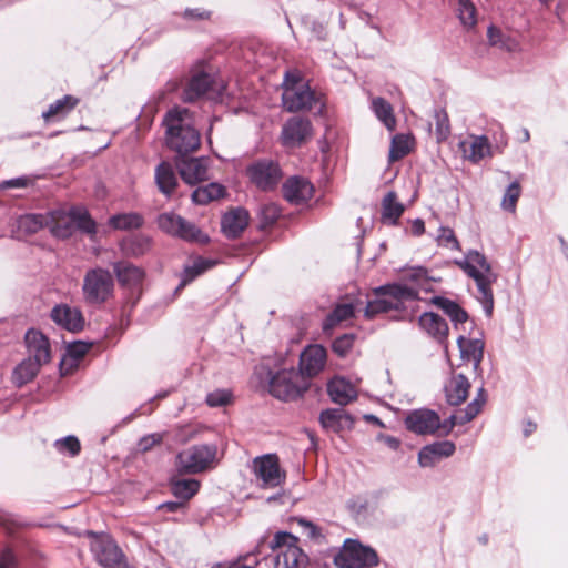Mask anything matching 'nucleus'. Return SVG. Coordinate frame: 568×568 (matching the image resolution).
<instances>
[{"instance_id": "f257e3e1", "label": "nucleus", "mask_w": 568, "mask_h": 568, "mask_svg": "<svg viewBox=\"0 0 568 568\" xmlns=\"http://www.w3.org/2000/svg\"><path fill=\"white\" fill-rule=\"evenodd\" d=\"M252 379L256 388L283 402L302 397L308 388V383L293 367L273 372L267 364L262 363L255 366Z\"/></svg>"}, {"instance_id": "f03ea898", "label": "nucleus", "mask_w": 568, "mask_h": 568, "mask_svg": "<svg viewBox=\"0 0 568 568\" xmlns=\"http://www.w3.org/2000/svg\"><path fill=\"white\" fill-rule=\"evenodd\" d=\"M162 123L170 150L184 156L200 148L201 135L194 128V115L187 108L176 105L169 109Z\"/></svg>"}, {"instance_id": "7ed1b4c3", "label": "nucleus", "mask_w": 568, "mask_h": 568, "mask_svg": "<svg viewBox=\"0 0 568 568\" xmlns=\"http://www.w3.org/2000/svg\"><path fill=\"white\" fill-rule=\"evenodd\" d=\"M298 538L287 531H277L270 542L271 552L257 558L261 555V545L253 551L255 568H300L308 558L298 547Z\"/></svg>"}, {"instance_id": "20e7f679", "label": "nucleus", "mask_w": 568, "mask_h": 568, "mask_svg": "<svg viewBox=\"0 0 568 568\" xmlns=\"http://www.w3.org/2000/svg\"><path fill=\"white\" fill-rule=\"evenodd\" d=\"M372 295L373 297L367 301L364 310V316L367 320H373L377 315L389 311L403 310L404 301L419 300L417 288L399 283H388L374 287Z\"/></svg>"}, {"instance_id": "39448f33", "label": "nucleus", "mask_w": 568, "mask_h": 568, "mask_svg": "<svg viewBox=\"0 0 568 568\" xmlns=\"http://www.w3.org/2000/svg\"><path fill=\"white\" fill-rule=\"evenodd\" d=\"M456 263L475 281L479 293L478 300L483 304L485 314L491 316L494 310L491 284L496 281V275L493 273L490 263L476 250L468 251L465 258Z\"/></svg>"}, {"instance_id": "423d86ee", "label": "nucleus", "mask_w": 568, "mask_h": 568, "mask_svg": "<svg viewBox=\"0 0 568 568\" xmlns=\"http://www.w3.org/2000/svg\"><path fill=\"white\" fill-rule=\"evenodd\" d=\"M115 283L110 270L102 266L89 268L83 276L82 296L90 306H101L114 296Z\"/></svg>"}, {"instance_id": "0eeeda50", "label": "nucleus", "mask_w": 568, "mask_h": 568, "mask_svg": "<svg viewBox=\"0 0 568 568\" xmlns=\"http://www.w3.org/2000/svg\"><path fill=\"white\" fill-rule=\"evenodd\" d=\"M245 176L258 191L267 193L277 189L283 180L284 173L278 161L262 158L246 165Z\"/></svg>"}, {"instance_id": "6e6552de", "label": "nucleus", "mask_w": 568, "mask_h": 568, "mask_svg": "<svg viewBox=\"0 0 568 568\" xmlns=\"http://www.w3.org/2000/svg\"><path fill=\"white\" fill-rule=\"evenodd\" d=\"M92 541L91 552L95 561L103 568H135L128 561V558L118 542L108 534L90 531Z\"/></svg>"}, {"instance_id": "1a4fd4ad", "label": "nucleus", "mask_w": 568, "mask_h": 568, "mask_svg": "<svg viewBox=\"0 0 568 568\" xmlns=\"http://www.w3.org/2000/svg\"><path fill=\"white\" fill-rule=\"evenodd\" d=\"M156 223L162 232L185 242L200 244L210 242L209 235L202 232L199 226L174 212L161 213Z\"/></svg>"}, {"instance_id": "9d476101", "label": "nucleus", "mask_w": 568, "mask_h": 568, "mask_svg": "<svg viewBox=\"0 0 568 568\" xmlns=\"http://www.w3.org/2000/svg\"><path fill=\"white\" fill-rule=\"evenodd\" d=\"M216 452L215 445H193L176 455V469L183 475L202 473L213 463Z\"/></svg>"}, {"instance_id": "9b49d317", "label": "nucleus", "mask_w": 568, "mask_h": 568, "mask_svg": "<svg viewBox=\"0 0 568 568\" xmlns=\"http://www.w3.org/2000/svg\"><path fill=\"white\" fill-rule=\"evenodd\" d=\"M378 562L379 558L375 549L351 538L344 541L343 549L335 557V565L338 568H372Z\"/></svg>"}, {"instance_id": "f8f14e48", "label": "nucleus", "mask_w": 568, "mask_h": 568, "mask_svg": "<svg viewBox=\"0 0 568 568\" xmlns=\"http://www.w3.org/2000/svg\"><path fill=\"white\" fill-rule=\"evenodd\" d=\"M255 476L264 488H275L284 483L285 473L281 470L280 460L275 454L256 457L253 462Z\"/></svg>"}, {"instance_id": "ddd939ff", "label": "nucleus", "mask_w": 568, "mask_h": 568, "mask_svg": "<svg viewBox=\"0 0 568 568\" xmlns=\"http://www.w3.org/2000/svg\"><path fill=\"white\" fill-rule=\"evenodd\" d=\"M113 273L122 288L129 291L132 295L138 294L132 302L131 307H133L141 295L142 284L145 278L144 270L130 262L120 261L113 263Z\"/></svg>"}, {"instance_id": "4468645a", "label": "nucleus", "mask_w": 568, "mask_h": 568, "mask_svg": "<svg viewBox=\"0 0 568 568\" xmlns=\"http://www.w3.org/2000/svg\"><path fill=\"white\" fill-rule=\"evenodd\" d=\"M313 135V124L310 119L292 116L282 126L281 142L286 148L301 146Z\"/></svg>"}, {"instance_id": "2eb2a0df", "label": "nucleus", "mask_w": 568, "mask_h": 568, "mask_svg": "<svg viewBox=\"0 0 568 568\" xmlns=\"http://www.w3.org/2000/svg\"><path fill=\"white\" fill-rule=\"evenodd\" d=\"M406 428L417 435H437L439 415L428 408L414 409L405 418Z\"/></svg>"}, {"instance_id": "dca6fc26", "label": "nucleus", "mask_w": 568, "mask_h": 568, "mask_svg": "<svg viewBox=\"0 0 568 568\" xmlns=\"http://www.w3.org/2000/svg\"><path fill=\"white\" fill-rule=\"evenodd\" d=\"M24 344L28 358L33 359L41 366L51 362V344L49 338L41 331L36 328L28 329L24 335Z\"/></svg>"}, {"instance_id": "f3484780", "label": "nucleus", "mask_w": 568, "mask_h": 568, "mask_svg": "<svg viewBox=\"0 0 568 568\" xmlns=\"http://www.w3.org/2000/svg\"><path fill=\"white\" fill-rule=\"evenodd\" d=\"M327 353L324 346L308 345L300 355L298 373L311 378L320 374L326 364Z\"/></svg>"}, {"instance_id": "a211bd4d", "label": "nucleus", "mask_w": 568, "mask_h": 568, "mask_svg": "<svg viewBox=\"0 0 568 568\" xmlns=\"http://www.w3.org/2000/svg\"><path fill=\"white\" fill-rule=\"evenodd\" d=\"M50 318L58 326L71 333L81 332L85 325L82 312L65 303L57 304L50 312Z\"/></svg>"}, {"instance_id": "6ab92c4d", "label": "nucleus", "mask_w": 568, "mask_h": 568, "mask_svg": "<svg viewBox=\"0 0 568 568\" xmlns=\"http://www.w3.org/2000/svg\"><path fill=\"white\" fill-rule=\"evenodd\" d=\"M282 101L288 112L311 110L315 102V93L307 84H302L296 88L287 87L283 92Z\"/></svg>"}, {"instance_id": "aec40b11", "label": "nucleus", "mask_w": 568, "mask_h": 568, "mask_svg": "<svg viewBox=\"0 0 568 568\" xmlns=\"http://www.w3.org/2000/svg\"><path fill=\"white\" fill-rule=\"evenodd\" d=\"M283 197L292 204H301L312 199L313 184L305 178L291 176L282 185Z\"/></svg>"}, {"instance_id": "412c9836", "label": "nucleus", "mask_w": 568, "mask_h": 568, "mask_svg": "<svg viewBox=\"0 0 568 568\" xmlns=\"http://www.w3.org/2000/svg\"><path fill=\"white\" fill-rule=\"evenodd\" d=\"M456 446L450 440L435 442L424 446L418 453V464L422 467H433L443 458L452 456Z\"/></svg>"}, {"instance_id": "4be33fe9", "label": "nucleus", "mask_w": 568, "mask_h": 568, "mask_svg": "<svg viewBox=\"0 0 568 568\" xmlns=\"http://www.w3.org/2000/svg\"><path fill=\"white\" fill-rule=\"evenodd\" d=\"M181 179L190 184L195 185L207 180L209 164L205 158H191L182 160L178 163Z\"/></svg>"}, {"instance_id": "5701e85b", "label": "nucleus", "mask_w": 568, "mask_h": 568, "mask_svg": "<svg viewBox=\"0 0 568 568\" xmlns=\"http://www.w3.org/2000/svg\"><path fill=\"white\" fill-rule=\"evenodd\" d=\"M250 215L243 207H236L222 217L221 226L227 239H237L248 225Z\"/></svg>"}, {"instance_id": "b1692460", "label": "nucleus", "mask_w": 568, "mask_h": 568, "mask_svg": "<svg viewBox=\"0 0 568 568\" xmlns=\"http://www.w3.org/2000/svg\"><path fill=\"white\" fill-rule=\"evenodd\" d=\"M469 389L470 383L465 375H452V377L447 381V383L444 386L447 404H449L450 406H459L467 399Z\"/></svg>"}, {"instance_id": "393cba45", "label": "nucleus", "mask_w": 568, "mask_h": 568, "mask_svg": "<svg viewBox=\"0 0 568 568\" xmlns=\"http://www.w3.org/2000/svg\"><path fill=\"white\" fill-rule=\"evenodd\" d=\"M419 327L438 343L446 342L449 327L447 322L434 312H424L418 318Z\"/></svg>"}, {"instance_id": "a878e982", "label": "nucleus", "mask_w": 568, "mask_h": 568, "mask_svg": "<svg viewBox=\"0 0 568 568\" xmlns=\"http://www.w3.org/2000/svg\"><path fill=\"white\" fill-rule=\"evenodd\" d=\"M217 265V260L203 257L196 255L192 258L191 265H185L180 275L181 281L176 287V292L183 290L186 285L192 283L196 277L204 274L209 270Z\"/></svg>"}, {"instance_id": "bb28decb", "label": "nucleus", "mask_w": 568, "mask_h": 568, "mask_svg": "<svg viewBox=\"0 0 568 568\" xmlns=\"http://www.w3.org/2000/svg\"><path fill=\"white\" fill-rule=\"evenodd\" d=\"M212 83V77L204 71L193 74L183 89L182 100L194 102L211 89Z\"/></svg>"}, {"instance_id": "cd10ccee", "label": "nucleus", "mask_w": 568, "mask_h": 568, "mask_svg": "<svg viewBox=\"0 0 568 568\" xmlns=\"http://www.w3.org/2000/svg\"><path fill=\"white\" fill-rule=\"evenodd\" d=\"M154 179L159 191L166 197H171L179 184L173 165L162 161L155 168Z\"/></svg>"}, {"instance_id": "c85d7f7f", "label": "nucleus", "mask_w": 568, "mask_h": 568, "mask_svg": "<svg viewBox=\"0 0 568 568\" xmlns=\"http://www.w3.org/2000/svg\"><path fill=\"white\" fill-rule=\"evenodd\" d=\"M152 240L144 234H132L125 236L119 243L120 251L125 256L139 257L151 250Z\"/></svg>"}, {"instance_id": "c756f323", "label": "nucleus", "mask_w": 568, "mask_h": 568, "mask_svg": "<svg viewBox=\"0 0 568 568\" xmlns=\"http://www.w3.org/2000/svg\"><path fill=\"white\" fill-rule=\"evenodd\" d=\"M327 393L332 402L345 406L356 398V393L351 385L343 377H335L327 384Z\"/></svg>"}, {"instance_id": "7c9ffc66", "label": "nucleus", "mask_w": 568, "mask_h": 568, "mask_svg": "<svg viewBox=\"0 0 568 568\" xmlns=\"http://www.w3.org/2000/svg\"><path fill=\"white\" fill-rule=\"evenodd\" d=\"M405 211L404 205L397 201L395 191H389L382 200L381 221L383 224L395 226Z\"/></svg>"}, {"instance_id": "2f4dec72", "label": "nucleus", "mask_w": 568, "mask_h": 568, "mask_svg": "<svg viewBox=\"0 0 568 568\" xmlns=\"http://www.w3.org/2000/svg\"><path fill=\"white\" fill-rule=\"evenodd\" d=\"M320 423L324 429L339 433L345 426H351L353 419L341 408H327L321 413Z\"/></svg>"}, {"instance_id": "473e14b6", "label": "nucleus", "mask_w": 568, "mask_h": 568, "mask_svg": "<svg viewBox=\"0 0 568 568\" xmlns=\"http://www.w3.org/2000/svg\"><path fill=\"white\" fill-rule=\"evenodd\" d=\"M50 232L58 239H68L74 232L73 217L68 212L55 211L49 216Z\"/></svg>"}, {"instance_id": "72a5a7b5", "label": "nucleus", "mask_w": 568, "mask_h": 568, "mask_svg": "<svg viewBox=\"0 0 568 568\" xmlns=\"http://www.w3.org/2000/svg\"><path fill=\"white\" fill-rule=\"evenodd\" d=\"M464 156L473 163L480 162L490 153V143L486 135L473 136L471 140L460 143Z\"/></svg>"}, {"instance_id": "f704fd0d", "label": "nucleus", "mask_w": 568, "mask_h": 568, "mask_svg": "<svg viewBox=\"0 0 568 568\" xmlns=\"http://www.w3.org/2000/svg\"><path fill=\"white\" fill-rule=\"evenodd\" d=\"M108 224L120 231L138 230L143 226L144 217L138 212L119 213L110 216Z\"/></svg>"}, {"instance_id": "c9c22d12", "label": "nucleus", "mask_w": 568, "mask_h": 568, "mask_svg": "<svg viewBox=\"0 0 568 568\" xmlns=\"http://www.w3.org/2000/svg\"><path fill=\"white\" fill-rule=\"evenodd\" d=\"M42 366L30 358H24L21 363H19L12 374V378L14 384L18 387H21L34 379V377L38 375L40 368Z\"/></svg>"}, {"instance_id": "e433bc0d", "label": "nucleus", "mask_w": 568, "mask_h": 568, "mask_svg": "<svg viewBox=\"0 0 568 568\" xmlns=\"http://www.w3.org/2000/svg\"><path fill=\"white\" fill-rule=\"evenodd\" d=\"M200 486V481L196 479H173L170 483V489L173 496L185 505L197 494Z\"/></svg>"}, {"instance_id": "4c0bfd02", "label": "nucleus", "mask_w": 568, "mask_h": 568, "mask_svg": "<svg viewBox=\"0 0 568 568\" xmlns=\"http://www.w3.org/2000/svg\"><path fill=\"white\" fill-rule=\"evenodd\" d=\"M354 305L352 303L337 304L324 318L323 331L333 329L339 323L354 316Z\"/></svg>"}, {"instance_id": "58836bf2", "label": "nucleus", "mask_w": 568, "mask_h": 568, "mask_svg": "<svg viewBox=\"0 0 568 568\" xmlns=\"http://www.w3.org/2000/svg\"><path fill=\"white\" fill-rule=\"evenodd\" d=\"M225 194L223 185L211 182L204 186H199L192 192V201L195 204L205 205L211 201L219 200Z\"/></svg>"}, {"instance_id": "ea45409f", "label": "nucleus", "mask_w": 568, "mask_h": 568, "mask_svg": "<svg viewBox=\"0 0 568 568\" xmlns=\"http://www.w3.org/2000/svg\"><path fill=\"white\" fill-rule=\"evenodd\" d=\"M462 356L468 361H473L475 367H477L484 356V343L480 339H466L465 336L460 335L457 338Z\"/></svg>"}, {"instance_id": "a19ab883", "label": "nucleus", "mask_w": 568, "mask_h": 568, "mask_svg": "<svg viewBox=\"0 0 568 568\" xmlns=\"http://www.w3.org/2000/svg\"><path fill=\"white\" fill-rule=\"evenodd\" d=\"M372 109L376 118L387 128L393 131L396 126V119L394 116L393 108L384 98H375L372 101Z\"/></svg>"}, {"instance_id": "79ce46f5", "label": "nucleus", "mask_w": 568, "mask_h": 568, "mask_svg": "<svg viewBox=\"0 0 568 568\" xmlns=\"http://www.w3.org/2000/svg\"><path fill=\"white\" fill-rule=\"evenodd\" d=\"M70 215L73 217L74 230H79L89 235H95L97 223L85 209L73 206L70 209Z\"/></svg>"}, {"instance_id": "37998d69", "label": "nucleus", "mask_w": 568, "mask_h": 568, "mask_svg": "<svg viewBox=\"0 0 568 568\" xmlns=\"http://www.w3.org/2000/svg\"><path fill=\"white\" fill-rule=\"evenodd\" d=\"M281 207L275 203L262 204L257 211L258 229L266 230L273 226L281 216Z\"/></svg>"}, {"instance_id": "c03bdc74", "label": "nucleus", "mask_w": 568, "mask_h": 568, "mask_svg": "<svg viewBox=\"0 0 568 568\" xmlns=\"http://www.w3.org/2000/svg\"><path fill=\"white\" fill-rule=\"evenodd\" d=\"M49 225V216L42 214H26L18 220L19 230L27 234H36Z\"/></svg>"}, {"instance_id": "a18cd8bd", "label": "nucleus", "mask_w": 568, "mask_h": 568, "mask_svg": "<svg viewBox=\"0 0 568 568\" xmlns=\"http://www.w3.org/2000/svg\"><path fill=\"white\" fill-rule=\"evenodd\" d=\"M78 103V99L72 95H64L62 99L57 100L50 104L49 109L42 113L45 120H49L59 114L70 112Z\"/></svg>"}, {"instance_id": "49530a36", "label": "nucleus", "mask_w": 568, "mask_h": 568, "mask_svg": "<svg viewBox=\"0 0 568 568\" xmlns=\"http://www.w3.org/2000/svg\"><path fill=\"white\" fill-rule=\"evenodd\" d=\"M407 281L415 283L420 290L426 292L432 291V282L435 281L434 277H430L426 267L416 266L410 268L406 273Z\"/></svg>"}, {"instance_id": "de8ad7c7", "label": "nucleus", "mask_w": 568, "mask_h": 568, "mask_svg": "<svg viewBox=\"0 0 568 568\" xmlns=\"http://www.w3.org/2000/svg\"><path fill=\"white\" fill-rule=\"evenodd\" d=\"M410 152L409 138L405 134H396L392 139L389 149V160L397 161L405 158Z\"/></svg>"}, {"instance_id": "09e8293b", "label": "nucleus", "mask_w": 568, "mask_h": 568, "mask_svg": "<svg viewBox=\"0 0 568 568\" xmlns=\"http://www.w3.org/2000/svg\"><path fill=\"white\" fill-rule=\"evenodd\" d=\"M356 337L354 333H345L337 336L332 343L333 352L339 357H346L353 349Z\"/></svg>"}, {"instance_id": "8fccbe9b", "label": "nucleus", "mask_w": 568, "mask_h": 568, "mask_svg": "<svg viewBox=\"0 0 568 568\" xmlns=\"http://www.w3.org/2000/svg\"><path fill=\"white\" fill-rule=\"evenodd\" d=\"M520 194H521V187H520L519 182H517V181L511 182L504 193V196L501 200V207L505 211L515 212L517 201H518Z\"/></svg>"}, {"instance_id": "3c124183", "label": "nucleus", "mask_w": 568, "mask_h": 568, "mask_svg": "<svg viewBox=\"0 0 568 568\" xmlns=\"http://www.w3.org/2000/svg\"><path fill=\"white\" fill-rule=\"evenodd\" d=\"M486 402L485 389H478L477 396L465 408V415L462 417L460 423H468L473 420L481 410Z\"/></svg>"}, {"instance_id": "603ef678", "label": "nucleus", "mask_w": 568, "mask_h": 568, "mask_svg": "<svg viewBox=\"0 0 568 568\" xmlns=\"http://www.w3.org/2000/svg\"><path fill=\"white\" fill-rule=\"evenodd\" d=\"M457 11L464 26L473 27L476 24V7L471 0H459Z\"/></svg>"}, {"instance_id": "864d4df0", "label": "nucleus", "mask_w": 568, "mask_h": 568, "mask_svg": "<svg viewBox=\"0 0 568 568\" xmlns=\"http://www.w3.org/2000/svg\"><path fill=\"white\" fill-rule=\"evenodd\" d=\"M437 243L439 246L449 247L454 251H462L459 241L455 232L449 226H440L438 229Z\"/></svg>"}, {"instance_id": "5fc2aeb1", "label": "nucleus", "mask_w": 568, "mask_h": 568, "mask_svg": "<svg viewBox=\"0 0 568 568\" xmlns=\"http://www.w3.org/2000/svg\"><path fill=\"white\" fill-rule=\"evenodd\" d=\"M436 135L438 140H445L450 134V124L447 112L444 109L435 110Z\"/></svg>"}, {"instance_id": "6e6d98bb", "label": "nucleus", "mask_w": 568, "mask_h": 568, "mask_svg": "<svg viewBox=\"0 0 568 568\" xmlns=\"http://www.w3.org/2000/svg\"><path fill=\"white\" fill-rule=\"evenodd\" d=\"M54 446L60 453H69L72 457L77 456L81 450L79 439L72 435L55 440Z\"/></svg>"}, {"instance_id": "4d7b16f0", "label": "nucleus", "mask_w": 568, "mask_h": 568, "mask_svg": "<svg viewBox=\"0 0 568 568\" xmlns=\"http://www.w3.org/2000/svg\"><path fill=\"white\" fill-rule=\"evenodd\" d=\"M232 397L230 390L216 389L207 394L205 402L210 407H222L229 405L232 402Z\"/></svg>"}, {"instance_id": "13d9d810", "label": "nucleus", "mask_w": 568, "mask_h": 568, "mask_svg": "<svg viewBox=\"0 0 568 568\" xmlns=\"http://www.w3.org/2000/svg\"><path fill=\"white\" fill-rule=\"evenodd\" d=\"M163 440L162 434L153 433L143 436L138 443V447L141 452L145 453L151 450L155 445L161 444Z\"/></svg>"}, {"instance_id": "bf43d9fd", "label": "nucleus", "mask_w": 568, "mask_h": 568, "mask_svg": "<svg viewBox=\"0 0 568 568\" xmlns=\"http://www.w3.org/2000/svg\"><path fill=\"white\" fill-rule=\"evenodd\" d=\"M297 523L301 527L304 528V532L310 539L318 540L320 538H324L322 535L321 528L315 525L314 523L305 519V518H298Z\"/></svg>"}, {"instance_id": "052dcab7", "label": "nucleus", "mask_w": 568, "mask_h": 568, "mask_svg": "<svg viewBox=\"0 0 568 568\" xmlns=\"http://www.w3.org/2000/svg\"><path fill=\"white\" fill-rule=\"evenodd\" d=\"M429 303L432 305H435L437 308L442 310L445 315L448 316V314L456 307L458 304L457 302L449 300L444 296L435 295L429 300Z\"/></svg>"}, {"instance_id": "680f3d73", "label": "nucleus", "mask_w": 568, "mask_h": 568, "mask_svg": "<svg viewBox=\"0 0 568 568\" xmlns=\"http://www.w3.org/2000/svg\"><path fill=\"white\" fill-rule=\"evenodd\" d=\"M230 568H255L254 554L247 552L239 556L235 560L227 561Z\"/></svg>"}, {"instance_id": "e2e57ef3", "label": "nucleus", "mask_w": 568, "mask_h": 568, "mask_svg": "<svg viewBox=\"0 0 568 568\" xmlns=\"http://www.w3.org/2000/svg\"><path fill=\"white\" fill-rule=\"evenodd\" d=\"M448 317L456 329H458L459 325L465 324L469 318L468 313L459 304H457L448 314Z\"/></svg>"}, {"instance_id": "0e129e2a", "label": "nucleus", "mask_w": 568, "mask_h": 568, "mask_svg": "<svg viewBox=\"0 0 568 568\" xmlns=\"http://www.w3.org/2000/svg\"><path fill=\"white\" fill-rule=\"evenodd\" d=\"M448 317L456 329H458L459 325L465 324L469 318L468 313L459 304H457L448 314Z\"/></svg>"}, {"instance_id": "69168bd1", "label": "nucleus", "mask_w": 568, "mask_h": 568, "mask_svg": "<svg viewBox=\"0 0 568 568\" xmlns=\"http://www.w3.org/2000/svg\"><path fill=\"white\" fill-rule=\"evenodd\" d=\"M31 183H32V180L29 176L22 175V176H18V178H13V179L3 181L1 186L3 189H14V187L24 189V187H28Z\"/></svg>"}, {"instance_id": "338daca9", "label": "nucleus", "mask_w": 568, "mask_h": 568, "mask_svg": "<svg viewBox=\"0 0 568 568\" xmlns=\"http://www.w3.org/2000/svg\"><path fill=\"white\" fill-rule=\"evenodd\" d=\"M487 38L490 45L498 47L501 40L505 38V32L495 26H489L487 30Z\"/></svg>"}, {"instance_id": "774afa93", "label": "nucleus", "mask_w": 568, "mask_h": 568, "mask_svg": "<svg viewBox=\"0 0 568 568\" xmlns=\"http://www.w3.org/2000/svg\"><path fill=\"white\" fill-rule=\"evenodd\" d=\"M457 420L455 415H450L448 418L443 422L439 419V428L437 432L438 436H447L453 428L456 426Z\"/></svg>"}]
</instances>
